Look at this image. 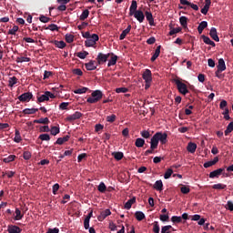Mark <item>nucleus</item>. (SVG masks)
<instances>
[{"label":"nucleus","mask_w":233,"mask_h":233,"mask_svg":"<svg viewBox=\"0 0 233 233\" xmlns=\"http://www.w3.org/2000/svg\"><path fill=\"white\" fill-rule=\"evenodd\" d=\"M170 229H173V227L170 225L163 226L162 228L159 230L160 233H170Z\"/></svg>","instance_id":"c03bdc74"},{"label":"nucleus","mask_w":233,"mask_h":233,"mask_svg":"<svg viewBox=\"0 0 233 233\" xmlns=\"http://www.w3.org/2000/svg\"><path fill=\"white\" fill-rule=\"evenodd\" d=\"M159 54H161V46H158L156 48L155 53L151 56V62L152 63H154V61H156V59H157L159 57Z\"/></svg>","instance_id":"5701e85b"},{"label":"nucleus","mask_w":233,"mask_h":233,"mask_svg":"<svg viewBox=\"0 0 233 233\" xmlns=\"http://www.w3.org/2000/svg\"><path fill=\"white\" fill-rule=\"evenodd\" d=\"M136 203V197H132L131 199L127 200V202L125 203V208L126 210H129L132 208V205Z\"/></svg>","instance_id":"c85d7f7f"},{"label":"nucleus","mask_w":233,"mask_h":233,"mask_svg":"<svg viewBox=\"0 0 233 233\" xmlns=\"http://www.w3.org/2000/svg\"><path fill=\"white\" fill-rule=\"evenodd\" d=\"M210 5H212L211 0H205V5L201 9V14H203V15H207V14H208V10H210Z\"/></svg>","instance_id":"4468645a"},{"label":"nucleus","mask_w":233,"mask_h":233,"mask_svg":"<svg viewBox=\"0 0 233 233\" xmlns=\"http://www.w3.org/2000/svg\"><path fill=\"white\" fill-rule=\"evenodd\" d=\"M49 132L51 133V136H56L57 134H59V127H56V126L51 127V129Z\"/></svg>","instance_id":"8fccbe9b"},{"label":"nucleus","mask_w":233,"mask_h":233,"mask_svg":"<svg viewBox=\"0 0 233 233\" xmlns=\"http://www.w3.org/2000/svg\"><path fill=\"white\" fill-rule=\"evenodd\" d=\"M175 85H177V88H187V85L179 79H174Z\"/></svg>","instance_id":"c9c22d12"},{"label":"nucleus","mask_w":233,"mask_h":233,"mask_svg":"<svg viewBox=\"0 0 233 233\" xmlns=\"http://www.w3.org/2000/svg\"><path fill=\"white\" fill-rule=\"evenodd\" d=\"M17 32H19V26L14 25L12 29L8 30L7 34L9 35H15V34H17Z\"/></svg>","instance_id":"ea45409f"},{"label":"nucleus","mask_w":233,"mask_h":233,"mask_svg":"<svg viewBox=\"0 0 233 233\" xmlns=\"http://www.w3.org/2000/svg\"><path fill=\"white\" fill-rule=\"evenodd\" d=\"M103 98V92L100 90H96L90 94L89 98H87V103L94 105L98 103Z\"/></svg>","instance_id":"f03ea898"},{"label":"nucleus","mask_w":233,"mask_h":233,"mask_svg":"<svg viewBox=\"0 0 233 233\" xmlns=\"http://www.w3.org/2000/svg\"><path fill=\"white\" fill-rule=\"evenodd\" d=\"M55 97V95L50 91H46L43 94L37 93V96H35L37 103H45L50 99H54Z\"/></svg>","instance_id":"f257e3e1"},{"label":"nucleus","mask_w":233,"mask_h":233,"mask_svg":"<svg viewBox=\"0 0 233 233\" xmlns=\"http://www.w3.org/2000/svg\"><path fill=\"white\" fill-rule=\"evenodd\" d=\"M171 175H173V169L168 168L164 174V179H170Z\"/></svg>","instance_id":"6e6d98bb"},{"label":"nucleus","mask_w":233,"mask_h":233,"mask_svg":"<svg viewBox=\"0 0 233 233\" xmlns=\"http://www.w3.org/2000/svg\"><path fill=\"white\" fill-rule=\"evenodd\" d=\"M233 131V121L228 123V127L224 131V136H228V134L232 133Z\"/></svg>","instance_id":"f704fd0d"},{"label":"nucleus","mask_w":233,"mask_h":233,"mask_svg":"<svg viewBox=\"0 0 233 233\" xmlns=\"http://www.w3.org/2000/svg\"><path fill=\"white\" fill-rule=\"evenodd\" d=\"M142 77L146 83L145 88H150V84L152 83V71H150V69H146L143 72Z\"/></svg>","instance_id":"20e7f679"},{"label":"nucleus","mask_w":233,"mask_h":233,"mask_svg":"<svg viewBox=\"0 0 233 233\" xmlns=\"http://www.w3.org/2000/svg\"><path fill=\"white\" fill-rule=\"evenodd\" d=\"M201 37L203 39V42L206 45H209L210 46H216V43H214V41L210 40V37H208V36H207L205 35H202Z\"/></svg>","instance_id":"a878e982"},{"label":"nucleus","mask_w":233,"mask_h":233,"mask_svg":"<svg viewBox=\"0 0 233 233\" xmlns=\"http://www.w3.org/2000/svg\"><path fill=\"white\" fill-rule=\"evenodd\" d=\"M99 41V35L93 34L90 38H87L85 42L86 46L90 47L96 46V42Z\"/></svg>","instance_id":"423d86ee"},{"label":"nucleus","mask_w":233,"mask_h":233,"mask_svg":"<svg viewBox=\"0 0 233 233\" xmlns=\"http://www.w3.org/2000/svg\"><path fill=\"white\" fill-rule=\"evenodd\" d=\"M107 216H111V210L106 209L105 211H101V213L98 216V221H104Z\"/></svg>","instance_id":"dca6fc26"},{"label":"nucleus","mask_w":233,"mask_h":233,"mask_svg":"<svg viewBox=\"0 0 233 233\" xmlns=\"http://www.w3.org/2000/svg\"><path fill=\"white\" fill-rule=\"evenodd\" d=\"M226 209L228 211H233V202L228 200V204H226Z\"/></svg>","instance_id":"774afa93"},{"label":"nucleus","mask_w":233,"mask_h":233,"mask_svg":"<svg viewBox=\"0 0 233 233\" xmlns=\"http://www.w3.org/2000/svg\"><path fill=\"white\" fill-rule=\"evenodd\" d=\"M39 139H40V141L48 142V141H50L51 137H50V135H48V134H40Z\"/></svg>","instance_id":"79ce46f5"},{"label":"nucleus","mask_w":233,"mask_h":233,"mask_svg":"<svg viewBox=\"0 0 233 233\" xmlns=\"http://www.w3.org/2000/svg\"><path fill=\"white\" fill-rule=\"evenodd\" d=\"M66 43H74V35L66 34Z\"/></svg>","instance_id":"69168bd1"},{"label":"nucleus","mask_w":233,"mask_h":233,"mask_svg":"<svg viewBox=\"0 0 233 233\" xmlns=\"http://www.w3.org/2000/svg\"><path fill=\"white\" fill-rule=\"evenodd\" d=\"M145 15L147 18V21H148V24L150 25V26H154V15H152V13L150 11H146L145 12Z\"/></svg>","instance_id":"2eb2a0df"},{"label":"nucleus","mask_w":233,"mask_h":233,"mask_svg":"<svg viewBox=\"0 0 233 233\" xmlns=\"http://www.w3.org/2000/svg\"><path fill=\"white\" fill-rule=\"evenodd\" d=\"M182 28L181 27H170L169 31V35H175V34H179L181 32Z\"/></svg>","instance_id":"a18cd8bd"},{"label":"nucleus","mask_w":233,"mask_h":233,"mask_svg":"<svg viewBox=\"0 0 233 233\" xmlns=\"http://www.w3.org/2000/svg\"><path fill=\"white\" fill-rule=\"evenodd\" d=\"M86 56H88L86 51L76 53V57H79V59H86Z\"/></svg>","instance_id":"864d4df0"},{"label":"nucleus","mask_w":233,"mask_h":233,"mask_svg":"<svg viewBox=\"0 0 233 233\" xmlns=\"http://www.w3.org/2000/svg\"><path fill=\"white\" fill-rule=\"evenodd\" d=\"M160 230L161 229L159 228V222L154 221L153 222V233H159Z\"/></svg>","instance_id":"603ef678"},{"label":"nucleus","mask_w":233,"mask_h":233,"mask_svg":"<svg viewBox=\"0 0 233 233\" xmlns=\"http://www.w3.org/2000/svg\"><path fill=\"white\" fill-rule=\"evenodd\" d=\"M217 71L215 72L217 77H219V74H221V72H225V70H227V66L225 65V60L223 58H220L218 60V65L217 66Z\"/></svg>","instance_id":"39448f33"},{"label":"nucleus","mask_w":233,"mask_h":233,"mask_svg":"<svg viewBox=\"0 0 233 233\" xmlns=\"http://www.w3.org/2000/svg\"><path fill=\"white\" fill-rule=\"evenodd\" d=\"M108 57H110L109 53L106 55L103 53H98L96 56V65H104V63H106V61H108Z\"/></svg>","instance_id":"0eeeda50"},{"label":"nucleus","mask_w":233,"mask_h":233,"mask_svg":"<svg viewBox=\"0 0 233 233\" xmlns=\"http://www.w3.org/2000/svg\"><path fill=\"white\" fill-rule=\"evenodd\" d=\"M52 18L45 16L44 15H41L39 16V21H41V23H49L51 21Z\"/></svg>","instance_id":"bf43d9fd"},{"label":"nucleus","mask_w":233,"mask_h":233,"mask_svg":"<svg viewBox=\"0 0 233 233\" xmlns=\"http://www.w3.org/2000/svg\"><path fill=\"white\" fill-rule=\"evenodd\" d=\"M88 15H90V11L88 9H85L79 17L80 21H85V19H88Z\"/></svg>","instance_id":"2f4dec72"},{"label":"nucleus","mask_w":233,"mask_h":233,"mask_svg":"<svg viewBox=\"0 0 233 233\" xmlns=\"http://www.w3.org/2000/svg\"><path fill=\"white\" fill-rule=\"evenodd\" d=\"M180 193L188 194L190 193V187L188 186L180 185Z\"/></svg>","instance_id":"09e8293b"},{"label":"nucleus","mask_w":233,"mask_h":233,"mask_svg":"<svg viewBox=\"0 0 233 233\" xmlns=\"http://www.w3.org/2000/svg\"><path fill=\"white\" fill-rule=\"evenodd\" d=\"M8 83H9L8 86L11 87L14 86V85H17V77L15 76L10 77Z\"/></svg>","instance_id":"13d9d810"},{"label":"nucleus","mask_w":233,"mask_h":233,"mask_svg":"<svg viewBox=\"0 0 233 233\" xmlns=\"http://www.w3.org/2000/svg\"><path fill=\"white\" fill-rule=\"evenodd\" d=\"M30 57L27 56H20L16 58V63H29Z\"/></svg>","instance_id":"49530a36"},{"label":"nucleus","mask_w":233,"mask_h":233,"mask_svg":"<svg viewBox=\"0 0 233 233\" xmlns=\"http://www.w3.org/2000/svg\"><path fill=\"white\" fill-rule=\"evenodd\" d=\"M159 140H157V139H151V142H150V147L153 148V149H157V146H159Z\"/></svg>","instance_id":"5fc2aeb1"},{"label":"nucleus","mask_w":233,"mask_h":233,"mask_svg":"<svg viewBox=\"0 0 233 233\" xmlns=\"http://www.w3.org/2000/svg\"><path fill=\"white\" fill-rule=\"evenodd\" d=\"M140 136H142V137L145 139H148L151 137V134H149V132L147 130H143L140 131Z\"/></svg>","instance_id":"680f3d73"},{"label":"nucleus","mask_w":233,"mask_h":233,"mask_svg":"<svg viewBox=\"0 0 233 233\" xmlns=\"http://www.w3.org/2000/svg\"><path fill=\"white\" fill-rule=\"evenodd\" d=\"M218 157H215V158H213V160L207 161L206 163H204V168H208V167L215 166L218 163Z\"/></svg>","instance_id":"bb28decb"},{"label":"nucleus","mask_w":233,"mask_h":233,"mask_svg":"<svg viewBox=\"0 0 233 233\" xmlns=\"http://www.w3.org/2000/svg\"><path fill=\"white\" fill-rule=\"evenodd\" d=\"M223 172L224 168H218L216 170L211 171L210 174H208V177H210L211 179L218 178L219 177V176H221V174H223Z\"/></svg>","instance_id":"9b49d317"},{"label":"nucleus","mask_w":233,"mask_h":233,"mask_svg":"<svg viewBox=\"0 0 233 233\" xmlns=\"http://www.w3.org/2000/svg\"><path fill=\"white\" fill-rule=\"evenodd\" d=\"M85 66L86 70H96L97 68V62H96L95 60H90L88 63L85 64Z\"/></svg>","instance_id":"f8f14e48"},{"label":"nucleus","mask_w":233,"mask_h":233,"mask_svg":"<svg viewBox=\"0 0 233 233\" xmlns=\"http://www.w3.org/2000/svg\"><path fill=\"white\" fill-rule=\"evenodd\" d=\"M187 151H188L190 154H195V152L197 151V144L195 143H188V145L187 146Z\"/></svg>","instance_id":"393cba45"},{"label":"nucleus","mask_w":233,"mask_h":233,"mask_svg":"<svg viewBox=\"0 0 233 233\" xmlns=\"http://www.w3.org/2000/svg\"><path fill=\"white\" fill-rule=\"evenodd\" d=\"M22 229L18 226L9 225L8 233H21Z\"/></svg>","instance_id":"4be33fe9"},{"label":"nucleus","mask_w":233,"mask_h":233,"mask_svg":"<svg viewBox=\"0 0 233 233\" xmlns=\"http://www.w3.org/2000/svg\"><path fill=\"white\" fill-rule=\"evenodd\" d=\"M110 59L107 63V66H114L117 63V56H116L114 53H109Z\"/></svg>","instance_id":"f3484780"},{"label":"nucleus","mask_w":233,"mask_h":233,"mask_svg":"<svg viewBox=\"0 0 233 233\" xmlns=\"http://www.w3.org/2000/svg\"><path fill=\"white\" fill-rule=\"evenodd\" d=\"M38 111L37 108H25L24 111H22V114L24 115H34Z\"/></svg>","instance_id":"7c9ffc66"},{"label":"nucleus","mask_w":233,"mask_h":233,"mask_svg":"<svg viewBox=\"0 0 233 233\" xmlns=\"http://www.w3.org/2000/svg\"><path fill=\"white\" fill-rule=\"evenodd\" d=\"M20 141H22V137H20V132H19V130H15V137H14V142L20 143Z\"/></svg>","instance_id":"3c124183"},{"label":"nucleus","mask_w":233,"mask_h":233,"mask_svg":"<svg viewBox=\"0 0 233 233\" xmlns=\"http://www.w3.org/2000/svg\"><path fill=\"white\" fill-rule=\"evenodd\" d=\"M88 89L86 88H78V89H75L73 90V93H75L76 95H83L86 92H87Z\"/></svg>","instance_id":"052dcab7"},{"label":"nucleus","mask_w":233,"mask_h":233,"mask_svg":"<svg viewBox=\"0 0 233 233\" xmlns=\"http://www.w3.org/2000/svg\"><path fill=\"white\" fill-rule=\"evenodd\" d=\"M69 139H70V136H68V135L64 137H59V138H57L56 145L62 146V145H64V143L67 142Z\"/></svg>","instance_id":"c756f323"},{"label":"nucleus","mask_w":233,"mask_h":233,"mask_svg":"<svg viewBox=\"0 0 233 233\" xmlns=\"http://www.w3.org/2000/svg\"><path fill=\"white\" fill-rule=\"evenodd\" d=\"M209 35L213 39V41L219 43V36L218 35V29H216V27H211L209 31Z\"/></svg>","instance_id":"ddd939ff"},{"label":"nucleus","mask_w":233,"mask_h":233,"mask_svg":"<svg viewBox=\"0 0 233 233\" xmlns=\"http://www.w3.org/2000/svg\"><path fill=\"white\" fill-rule=\"evenodd\" d=\"M131 30H132V25H127V27L124 31H122L119 36L120 41H123V39H125V37H127V35L130 34Z\"/></svg>","instance_id":"6ab92c4d"},{"label":"nucleus","mask_w":233,"mask_h":233,"mask_svg":"<svg viewBox=\"0 0 233 233\" xmlns=\"http://www.w3.org/2000/svg\"><path fill=\"white\" fill-rule=\"evenodd\" d=\"M179 23L183 28H187V23H188V18L187 16H180L179 17Z\"/></svg>","instance_id":"473e14b6"},{"label":"nucleus","mask_w":233,"mask_h":233,"mask_svg":"<svg viewBox=\"0 0 233 233\" xmlns=\"http://www.w3.org/2000/svg\"><path fill=\"white\" fill-rule=\"evenodd\" d=\"M93 216V212L90 211L89 214L84 218V229H88L89 228V223H90V218Z\"/></svg>","instance_id":"412c9836"},{"label":"nucleus","mask_w":233,"mask_h":233,"mask_svg":"<svg viewBox=\"0 0 233 233\" xmlns=\"http://www.w3.org/2000/svg\"><path fill=\"white\" fill-rule=\"evenodd\" d=\"M98 191H99V193H105L106 192L105 182H99Z\"/></svg>","instance_id":"0e129e2a"},{"label":"nucleus","mask_w":233,"mask_h":233,"mask_svg":"<svg viewBox=\"0 0 233 233\" xmlns=\"http://www.w3.org/2000/svg\"><path fill=\"white\" fill-rule=\"evenodd\" d=\"M112 155L114 156V158L116 161H120L123 158V153L121 152H115Z\"/></svg>","instance_id":"4d7b16f0"},{"label":"nucleus","mask_w":233,"mask_h":233,"mask_svg":"<svg viewBox=\"0 0 233 233\" xmlns=\"http://www.w3.org/2000/svg\"><path fill=\"white\" fill-rule=\"evenodd\" d=\"M133 15L135 19L138 21V23H143L145 21V14H143V11L141 10L135 11Z\"/></svg>","instance_id":"9d476101"},{"label":"nucleus","mask_w":233,"mask_h":233,"mask_svg":"<svg viewBox=\"0 0 233 233\" xmlns=\"http://www.w3.org/2000/svg\"><path fill=\"white\" fill-rule=\"evenodd\" d=\"M164 187V184L162 183V180H157L154 183L153 188L157 190L158 192H162Z\"/></svg>","instance_id":"b1692460"},{"label":"nucleus","mask_w":233,"mask_h":233,"mask_svg":"<svg viewBox=\"0 0 233 233\" xmlns=\"http://www.w3.org/2000/svg\"><path fill=\"white\" fill-rule=\"evenodd\" d=\"M15 217L14 218V220L19 221L24 218V215L21 213L19 208H15Z\"/></svg>","instance_id":"72a5a7b5"},{"label":"nucleus","mask_w":233,"mask_h":233,"mask_svg":"<svg viewBox=\"0 0 233 233\" xmlns=\"http://www.w3.org/2000/svg\"><path fill=\"white\" fill-rule=\"evenodd\" d=\"M33 98V94L30 92L24 93L19 96L18 99L20 102H30V100Z\"/></svg>","instance_id":"1a4fd4ad"},{"label":"nucleus","mask_w":233,"mask_h":233,"mask_svg":"<svg viewBox=\"0 0 233 233\" xmlns=\"http://www.w3.org/2000/svg\"><path fill=\"white\" fill-rule=\"evenodd\" d=\"M135 12H137V1L133 0L129 7V15H134Z\"/></svg>","instance_id":"a211bd4d"},{"label":"nucleus","mask_w":233,"mask_h":233,"mask_svg":"<svg viewBox=\"0 0 233 233\" xmlns=\"http://www.w3.org/2000/svg\"><path fill=\"white\" fill-rule=\"evenodd\" d=\"M15 158V155H9L8 157L4 158V162H5V164H9L11 162H14Z\"/></svg>","instance_id":"de8ad7c7"},{"label":"nucleus","mask_w":233,"mask_h":233,"mask_svg":"<svg viewBox=\"0 0 233 233\" xmlns=\"http://www.w3.org/2000/svg\"><path fill=\"white\" fill-rule=\"evenodd\" d=\"M68 103L67 102H62L59 104V110H67Z\"/></svg>","instance_id":"338daca9"},{"label":"nucleus","mask_w":233,"mask_h":233,"mask_svg":"<svg viewBox=\"0 0 233 233\" xmlns=\"http://www.w3.org/2000/svg\"><path fill=\"white\" fill-rule=\"evenodd\" d=\"M144 145H145V140L144 139H142L140 137L136 139V147L137 148H142Z\"/></svg>","instance_id":"37998d69"},{"label":"nucleus","mask_w":233,"mask_h":233,"mask_svg":"<svg viewBox=\"0 0 233 233\" xmlns=\"http://www.w3.org/2000/svg\"><path fill=\"white\" fill-rule=\"evenodd\" d=\"M208 26V23L207 21H202L198 26V34H203V30Z\"/></svg>","instance_id":"cd10ccee"},{"label":"nucleus","mask_w":233,"mask_h":233,"mask_svg":"<svg viewBox=\"0 0 233 233\" xmlns=\"http://www.w3.org/2000/svg\"><path fill=\"white\" fill-rule=\"evenodd\" d=\"M226 187L227 186L221 183L211 186V188L217 189V190H224L226 189Z\"/></svg>","instance_id":"58836bf2"},{"label":"nucleus","mask_w":233,"mask_h":233,"mask_svg":"<svg viewBox=\"0 0 233 233\" xmlns=\"http://www.w3.org/2000/svg\"><path fill=\"white\" fill-rule=\"evenodd\" d=\"M116 119V115H110L106 117V121H107V123H114Z\"/></svg>","instance_id":"e2e57ef3"},{"label":"nucleus","mask_w":233,"mask_h":233,"mask_svg":"<svg viewBox=\"0 0 233 233\" xmlns=\"http://www.w3.org/2000/svg\"><path fill=\"white\" fill-rule=\"evenodd\" d=\"M182 218L179 216H173L171 217V222L175 224H181L182 223Z\"/></svg>","instance_id":"a19ab883"},{"label":"nucleus","mask_w":233,"mask_h":233,"mask_svg":"<svg viewBox=\"0 0 233 233\" xmlns=\"http://www.w3.org/2000/svg\"><path fill=\"white\" fill-rule=\"evenodd\" d=\"M167 137H168V135H167V133L157 132L153 135V137H151V139L160 141L161 145H166L167 142Z\"/></svg>","instance_id":"7ed1b4c3"},{"label":"nucleus","mask_w":233,"mask_h":233,"mask_svg":"<svg viewBox=\"0 0 233 233\" xmlns=\"http://www.w3.org/2000/svg\"><path fill=\"white\" fill-rule=\"evenodd\" d=\"M35 124H42V125H47L50 123V120H48L47 117L46 118H39L37 120L34 121Z\"/></svg>","instance_id":"4c0bfd02"},{"label":"nucleus","mask_w":233,"mask_h":233,"mask_svg":"<svg viewBox=\"0 0 233 233\" xmlns=\"http://www.w3.org/2000/svg\"><path fill=\"white\" fill-rule=\"evenodd\" d=\"M52 45H55V46H56V48H65L66 46V43H65V41L61 40V41H57V40H53L50 42Z\"/></svg>","instance_id":"aec40b11"},{"label":"nucleus","mask_w":233,"mask_h":233,"mask_svg":"<svg viewBox=\"0 0 233 233\" xmlns=\"http://www.w3.org/2000/svg\"><path fill=\"white\" fill-rule=\"evenodd\" d=\"M82 116H83V113L76 111L72 115H68L67 117H66V121L72 123L75 120L80 119Z\"/></svg>","instance_id":"6e6552de"},{"label":"nucleus","mask_w":233,"mask_h":233,"mask_svg":"<svg viewBox=\"0 0 233 233\" xmlns=\"http://www.w3.org/2000/svg\"><path fill=\"white\" fill-rule=\"evenodd\" d=\"M135 217L137 221H142L145 219V214L142 211H137Z\"/></svg>","instance_id":"e433bc0d"}]
</instances>
